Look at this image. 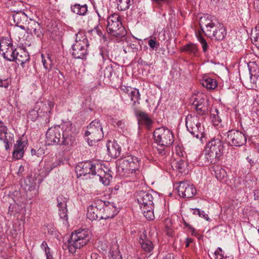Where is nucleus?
<instances>
[{
	"label": "nucleus",
	"instance_id": "13d9d810",
	"mask_svg": "<svg viewBox=\"0 0 259 259\" xmlns=\"http://www.w3.org/2000/svg\"><path fill=\"white\" fill-rule=\"evenodd\" d=\"M8 86V84L6 80L0 79V87L7 88Z\"/></svg>",
	"mask_w": 259,
	"mask_h": 259
},
{
	"label": "nucleus",
	"instance_id": "0eeeda50",
	"mask_svg": "<svg viewBox=\"0 0 259 259\" xmlns=\"http://www.w3.org/2000/svg\"><path fill=\"white\" fill-rule=\"evenodd\" d=\"M185 122L187 129L190 133L203 143V139L205 137L204 128L201 125L198 117L189 114L186 117Z\"/></svg>",
	"mask_w": 259,
	"mask_h": 259
},
{
	"label": "nucleus",
	"instance_id": "cd10ccee",
	"mask_svg": "<svg viewBox=\"0 0 259 259\" xmlns=\"http://www.w3.org/2000/svg\"><path fill=\"white\" fill-rule=\"evenodd\" d=\"M226 35V31L225 28L219 24L217 25V29L214 31L213 34L212 35L211 39L214 38L218 40H223Z\"/></svg>",
	"mask_w": 259,
	"mask_h": 259
},
{
	"label": "nucleus",
	"instance_id": "4c0bfd02",
	"mask_svg": "<svg viewBox=\"0 0 259 259\" xmlns=\"http://www.w3.org/2000/svg\"><path fill=\"white\" fill-rule=\"evenodd\" d=\"M26 145V143L25 141H22V138H19L16 141V144L14 145V148L21 150V151H24V148Z\"/></svg>",
	"mask_w": 259,
	"mask_h": 259
},
{
	"label": "nucleus",
	"instance_id": "f3484780",
	"mask_svg": "<svg viewBox=\"0 0 259 259\" xmlns=\"http://www.w3.org/2000/svg\"><path fill=\"white\" fill-rule=\"evenodd\" d=\"M57 206L60 219L67 221L68 220L67 198L63 196L57 198Z\"/></svg>",
	"mask_w": 259,
	"mask_h": 259
},
{
	"label": "nucleus",
	"instance_id": "603ef678",
	"mask_svg": "<svg viewBox=\"0 0 259 259\" xmlns=\"http://www.w3.org/2000/svg\"><path fill=\"white\" fill-rule=\"evenodd\" d=\"M100 55L102 56V59L103 60H106L107 58H108V56H107L106 54V51L105 50H103L101 49L100 50Z\"/></svg>",
	"mask_w": 259,
	"mask_h": 259
},
{
	"label": "nucleus",
	"instance_id": "e433bc0d",
	"mask_svg": "<svg viewBox=\"0 0 259 259\" xmlns=\"http://www.w3.org/2000/svg\"><path fill=\"white\" fill-rule=\"evenodd\" d=\"M215 259H233L231 256H224L221 248L218 247L214 252Z\"/></svg>",
	"mask_w": 259,
	"mask_h": 259
},
{
	"label": "nucleus",
	"instance_id": "a211bd4d",
	"mask_svg": "<svg viewBox=\"0 0 259 259\" xmlns=\"http://www.w3.org/2000/svg\"><path fill=\"white\" fill-rule=\"evenodd\" d=\"M27 32L32 35H35L37 37L41 38L42 35V27L40 24L33 20H30L25 28Z\"/></svg>",
	"mask_w": 259,
	"mask_h": 259
},
{
	"label": "nucleus",
	"instance_id": "8fccbe9b",
	"mask_svg": "<svg viewBox=\"0 0 259 259\" xmlns=\"http://www.w3.org/2000/svg\"><path fill=\"white\" fill-rule=\"evenodd\" d=\"M137 115L139 118V120L140 121H141L142 120H143V119H145L148 116L145 112L142 111L138 112L137 113Z\"/></svg>",
	"mask_w": 259,
	"mask_h": 259
},
{
	"label": "nucleus",
	"instance_id": "2eb2a0df",
	"mask_svg": "<svg viewBox=\"0 0 259 259\" xmlns=\"http://www.w3.org/2000/svg\"><path fill=\"white\" fill-rule=\"evenodd\" d=\"M193 99L192 104L195 106L197 113L200 115L205 114L209 108V103L206 97L200 94L193 97Z\"/></svg>",
	"mask_w": 259,
	"mask_h": 259
},
{
	"label": "nucleus",
	"instance_id": "c9c22d12",
	"mask_svg": "<svg viewBox=\"0 0 259 259\" xmlns=\"http://www.w3.org/2000/svg\"><path fill=\"white\" fill-rule=\"evenodd\" d=\"M110 253L113 259H122V256L120 254L118 247L116 245L111 247Z\"/></svg>",
	"mask_w": 259,
	"mask_h": 259
},
{
	"label": "nucleus",
	"instance_id": "774afa93",
	"mask_svg": "<svg viewBox=\"0 0 259 259\" xmlns=\"http://www.w3.org/2000/svg\"><path fill=\"white\" fill-rule=\"evenodd\" d=\"M163 259H174L173 257H171L170 255H167L164 257Z\"/></svg>",
	"mask_w": 259,
	"mask_h": 259
},
{
	"label": "nucleus",
	"instance_id": "39448f33",
	"mask_svg": "<svg viewBox=\"0 0 259 259\" xmlns=\"http://www.w3.org/2000/svg\"><path fill=\"white\" fill-rule=\"evenodd\" d=\"M90 239L89 232L85 229H78L73 232L68 241L69 251L71 253H75L77 249L85 245Z\"/></svg>",
	"mask_w": 259,
	"mask_h": 259
},
{
	"label": "nucleus",
	"instance_id": "f8f14e48",
	"mask_svg": "<svg viewBox=\"0 0 259 259\" xmlns=\"http://www.w3.org/2000/svg\"><path fill=\"white\" fill-rule=\"evenodd\" d=\"M226 142L231 146L240 147L246 142V138L241 132L232 130L226 133Z\"/></svg>",
	"mask_w": 259,
	"mask_h": 259
},
{
	"label": "nucleus",
	"instance_id": "4468645a",
	"mask_svg": "<svg viewBox=\"0 0 259 259\" xmlns=\"http://www.w3.org/2000/svg\"><path fill=\"white\" fill-rule=\"evenodd\" d=\"M177 191L180 196L183 198H192L196 193V190L193 185L188 181H182L179 183Z\"/></svg>",
	"mask_w": 259,
	"mask_h": 259
},
{
	"label": "nucleus",
	"instance_id": "f257e3e1",
	"mask_svg": "<svg viewBox=\"0 0 259 259\" xmlns=\"http://www.w3.org/2000/svg\"><path fill=\"white\" fill-rule=\"evenodd\" d=\"M72 124L67 122L60 126L49 128L46 132V142L49 145L59 144L68 147L72 146L75 138L71 132Z\"/></svg>",
	"mask_w": 259,
	"mask_h": 259
},
{
	"label": "nucleus",
	"instance_id": "b1692460",
	"mask_svg": "<svg viewBox=\"0 0 259 259\" xmlns=\"http://www.w3.org/2000/svg\"><path fill=\"white\" fill-rule=\"evenodd\" d=\"M202 85L208 90H212L218 85L217 81L207 75H204L200 80Z\"/></svg>",
	"mask_w": 259,
	"mask_h": 259
},
{
	"label": "nucleus",
	"instance_id": "a18cd8bd",
	"mask_svg": "<svg viewBox=\"0 0 259 259\" xmlns=\"http://www.w3.org/2000/svg\"><path fill=\"white\" fill-rule=\"evenodd\" d=\"M113 71V69L111 67H107L104 70V75L107 76V77H110L112 75V72Z\"/></svg>",
	"mask_w": 259,
	"mask_h": 259
},
{
	"label": "nucleus",
	"instance_id": "de8ad7c7",
	"mask_svg": "<svg viewBox=\"0 0 259 259\" xmlns=\"http://www.w3.org/2000/svg\"><path fill=\"white\" fill-rule=\"evenodd\" d=\"M131 89H132L130 87L125 86L124 85H121L120 87V90L122 93L127 94Z\"/></svg>",
	"mask_w": 259,
	"mask_h": 259
},
{
	"label": "nucleus",
	"instance_id": "0e129e2a",
	"mask_svg": "<svg viewBox=\"0 0 259 259\" xmlns=\"http://www.w3.org/2000/svg\"><path fill=\"white\" fill-rule=\"evenodd\" d=\"M201 212V210H200L199 209H195L194 210L193 213L194 214H197L199 216H201V214H200Z\"/></svg>",
	"mask_w": 259,
	"mask_h": 259
},
{
	"label": "nucleus",
	"instance_id": "a878e982",
	"mask_svg": "<svg viewBox=\"0 0 259 259\" xmlns=\"http://www.w3.org/2000/svg\"><path fill=\"white\" fill-rule=\"evenodd\" d=\"M172 167L180 173L186 174L188 172L187 162L182 159L173 162Z\"/></svg>",
	"mask_w": 259,
	"mask_h": 259
},
{
	"label": "nucleus",
	"instance_id": "7ed1b4c3",
	"mask_svg": "<svg viewBox=\"0 0 259 259\" xmlns=\"http://www.w3.org/2000/svg\"><path fill=\"white\" fill-rule=\"evenodd\" d=\"M223 144L219 139H213L209 142L204 150L205 162L215 164L218 163L222 155Z\"/></svg>",
	"mask_w": 259,
	"mask_h": 259
},
{
	"label": "nucleus",
	"instance_id": "680f3d73",
	"mask_svg": "<svg viewBox=\"0 0 259 259\" xmlns=\"http://www.w3.org/2000/svg\"><path fill=\"white\" fill-rule=\"evenodd\" d=\"M24 170V168L22 165H20L19 167V169L17 171V174L20 175L22 174Z\"/></svg>",
	"mask_w": 259,
	"mask_h": 259
},
{
	"label": "nucleus",
	"instance_id": "7c9ffc66",
	"mask_svg": "<svg viewBox=\"0 0 259 259\" xmlns=\"http://www.w3.org/2000/svg\"><path fill=\"white\" fill-rule=\"evenodd\" d=\"M144 237L146 238L145 236ZM139 243L142 249L146 252H149L152 251L153 248L152 242L146 238L144 239L142 237H140Z\"/></svg>",
	"mask_w": 259,
	"mask_h": 259
},
{
	"label": "nucleus",
	"instance_id": "052dcab7",
	"mask_svg": "<svg viewBox=\"0 0 259 259\" xmlns=\"http://www.w3.org/2000/svg\"><path fill=\"white\" fill-rule=\"evenodd\" d=\"M113 122H115L116 125L118 127H120L121 128L123 127V126L124 125V122H123L122 120H119V121H117V122L113 121Z\"/></svg>",
	"mask_w": 259,
	"mask_h": 259
},
{
	"label": "nucleus",
	"instance_id": "6e6d98bb",
	"mask_svg": "<svg viewBox=\"0 0 259 259\" xmlns=\"http://www.w3.org/2000/svg\"><path fill=\"white\" fill-rule=\"evenodd\" d=\"M3 140H4V143L5 144V149L6 150H8L10 148V146L9 144V141L6 136H5V137L3 138Z\"/></svg>",
	"mask_w": 259,
	"mask_h": 259
},
{
	"label": "nucleus",
	"instance_id": "9d476101",
	"mask_svg": "<svg viewBox=\"0 0 259 259\" xmlns=\"http://www.w3.org/2000/svg\"><path fill=\"white\" fill-rule=\"evenodd\" d=\"M79 35H81V34L76 35L75 42L72 46V55L76 59H83L88 54V48L89 45L85 36L80 38Z\"/></svg>",
	"mask_w": 259,
	"mask_h": 259
},
{
	"label": "nucleus",
	"instance_id": "c756f323",
	"mask_svg": "<svg viewBox=\"0 0 259 259\" xmlns=\"http://www.w3.org/2000/svg\"><path fill=\"white\" fill-rule=\"evenodd\" d=\"M116 4L118 11H125L133 4V0H116Z\"/></svg>",
	"mask_w": 259,
	"mask_h": 259
},
{
	"label": "nucleus",
	"instance_id": "412c9836",
	"mask_svg": "<svg viewBox=\"0 0 259 259\" xmlns=\"http://www.w3.org/2000/svg\"><path fill=\"white\" fill-rule=\"evenodd\" d=\"M13 20L16 26L22 29L25 30V27L23 25L27 20V15L23 12H19L13 15Z\"/></svg>",
	"mask_w": 259,
	"mask_h": 259
},
{
	"label": "nucleus",
	"instance_id": "4be33fe9",
	"mask_svg": "<svg viewBox=\"0 0 259 259\" xmlns=\"http://www.w3.org/2000/svg\"><path fill=\"white\" fill-rule=\"evenodd\" d=\"M102 215L101 209H99L96 206L90 205L87 209V216L91 221L96 220L98 219H101Z\"/></svg>",
	"mask_w": 259,
	"mask_h": 259
},
{
	"label": "nucleus",
	"instance_id": "6ab92c4d",
	"mask_svg": "<svg viewBox=\"0 0 259 259\" xmlns=\"http://www.w3.org/2000/svg\"><path fill=\"white\" fill-rule=\"evenodd\" d=\"M101 211L102 214L101 217V219L112 218L117 213L114 203L109 202H108L107 204L105 203V205L101 209Z\"/></svg>",
	"mask_w": 259,
	"mask_h": 259
},
{
	"label": "nucleus",
	"instance_id": "2f4dec72",
	"mask_svg": "<svg viewBox=\"0 0 259 259\" xmlns=\"http://www.w3.org/2000/svg\"><path fill=\"white\" fill-rule=\"evenodd\" d=\"M213 170L216 178L220 181L225 179L227 177V172L221 166L215 165L213 166Z\"/></svg>",
	"mask_w": 259,
	"mask_h": 259
},
{
	"label": "nucleus",
	"instance_id": "69168bd1",
	"mask_svg": "<svg viewBox=\"0 0 259 259\" xmlns=\"http://www.w3.org/2000/svg\"><path fill=\"white\" fill-rule=\"evenodd\" d=\"M152 2H154L156 4H159L161 2H164L167 1V0H151Z\"/></svg>",
	"mask_w": 259,
	"mask_h": 259
},
{
	"label": "nucleus",
	"instance_id": "423d86ee",
	"mask_svg": "<svg viewBox=\"0 0 259 259\" xmlns=\"http://www.w3.org/2000/svg\"><path fill=\"white\" fill-rule=\"evenodd\" d=\"M107 31L108 33L117 38H121L126 34L124 27L122 26L120 16L114 13L107 18Z\"/></svg>",
	"mask_w": 259,
	"mask_h": 259
},
{
	"label": "nucleus",
	"instance_id": "864d4df0",
	"mask_svg": "<svg viewBox=\"0 0 259 259\" xmlns=\"http://www.w3.org/2000/svg\"><path fill=\"white\" fill-rule=\"evenodd\" d=\"M92 32L94 33H96L99 36L101 37L102 36H103V33H102V31L101 29H100L98 27H95L94 28V29H93L92 30Z\"/></svg>",
	"mask_w": 259,
	"mask_h": 259
},
{
	"label": "nucleus",
	"instance_id": "6e6552de",
	"mask_svg": "<svg viewBox=\"0 0 259 259\" xmlns=\"http://www.w3.org/2000/svg\"><path fill=\"white\" fill-rule=\"evenodd\" d=\"M84 135L89 145H93L103 138V128L98 120L93 121L87 127Z\"/></svg>",
	"mask_w": 259,
	"mask_h": 259
},
{
	"label": "nucleus",
	"instance_id": "37998d69",
	"mask_svg": "<svg viewBox=\"0 0 259 259\" xmlns=\"http://www.w3.org/2000/svg\"><path fill=\"white\" fill-rule=\"evenodd\" d=\"M212 121L213 122L214 125H218L221 121V119L218 115L212 114L211 116Z\"/></svg>",
	"mask_w": 259,
	"mask_h": 259
},
{
	"label": "nucleus",
	"instance_id": "dca6fc26",
	"mask_svg": "<svg viewBox=\"0 0 259 259\" xmlns=\"http://www.w3.org/2000/svg\"><path fill=\"white\" fill-rule=\"evenodd\" d=\"M98 165H99L93 164L91 161L81 163L76 167L77 175H79V177L81 176H84L88 174H92L93 176H96Z\"/></svg>",
	"mask_w": 259,
	"mask_h": 259
},
{
	"label": "nucleus",
	"instance_id": "ddd939ff",
	"mask_svg": "<svg viewBox=\"0 0 259 259\" xmlns=\"http://www.w3.org/2000/svg\"><path fill=\"white\" fill-rule=\"evenodd\" d=\"M199 25L201 30L206 36L212 37L214 31L217 29L218 24H215L211 16L205 15L200 18Z\"/></svg>",
	"mask_w": 259,
	"mask_h": 259
},
{
	"label": "nucleus",
	"instance_id": "e2e57ef3",
	"mask_svg": "<svg viewBox=\"0 0 259 259\" xmlns=\"http://www.w3.org/2000/svg\"><path fill=\"white\" fill-rule=\"evenodd\" d=\"M193 240L192 239L190 238H187L186 239V247H188L189 246V244L192 242Z\"/></svg>",
	"mask_w": 259,
	"mask_h": 259
},
{
	"label": "nucleus",
	"instance_id": "5701e85b",
	"mask_svg": "<svg viewBox=\"0 0 259 259\" xmlns=\"http://www.w3.org/2000/svg\"><path fill=\"white\" fill-rule=\"evenodd\" d=\"M97 176L99 178L100 181L104 185H108L112 176L109 173L106 172L101 167V165L98 166Z\"/></svg>",
	"mask_w": 259,
	"mask_h": 259
},
{
	"label": "nucleus",
	"instance_id": "f704fd0d",
	"mask_svg": "<svg viewBox=\"0 0 259 259\" xmlns=\"http://www.w3.org/2000/svg\"><path fill=\"white\" fill-rule=\"evenodd\" d=\"M42 63L44 68L46 70V72H49L52 66V61L49 57L45 58L43 55H41Z\"/></svg>",
	"mask_w": 259,
	"mask_h": 259
},
{
	"label": "nucleus",
	"instance_id": "20e7f679",
	"mask_svg": "<svg viewBox=\"0 0 259 259\" xmlns=\"http://www.w3.org/2000/svg\"><path fill=\"white\" fill-rule=\"evenodd\" d=\"M119 171L125 176L134 174L136 176L139 173L140 166L138 158L132 155H126L118 160Z\"/></svg>",
	"mask_w": 259,
	"mask_h": 259
},
{
	"label": "nucleus",
	"instance_id": "49530a36",
	"mask_svg": "<svg viewBox=\"0 0 259 259\" xmlns=\"http://www.w3.org/2000/svg\"><path fill=\"white\" fill-rule=\"evenodd\" d=\"M250 77L251 82H252L253 83H255L256 80L257 79V77L259 76L258 73H255V74H253L251 70H250Z\"/></svg>",
	"mask_w": 259,
	"mask_h": 259
},
{
	"label": "nucleus",
	"instance_id": "c85d7f7f",
	"mask_svg": "<svg viewBox=\"0 0 259 259\" xmlns=\"http://www.w3.org/2000/svg\"><path fill=\"white\" fill-rule=\"evenodd\" d=\"M71 10L73 13L81 16H84L88 11L86 4L81 5L78 4L71 6Z\"/></svg>",
	"mask_w": 259,
	"mask_h": 259
},
{
	"label": "nucleus",
	"instance_id": "bf43d9fd",
	"mask_svg": "<svg viewBox=\"0 0 259 259\" xmlns=\"http://www.w3.org/2000/svg\"><path fill=\"white\" fill-rule=\"evenodd\" d=\"M200 214H201V216H200V217L204 218V219H205L207 221H209L210 220L209 218L208 217L207 214H206L204 211L201 210Z\"/></svg>",
	"mask_w": 259,
	"mask_h": 259
},
{
	"label": "nucleus",
	"instance_id": "f03ea898",
	"mask_svg": "<svg viewBox=\"0 0 259 259\" xmlns=\"http://www.w3.org/2000/svg\"><path fill=\"white\" fill-rule=\"evenodd\" d=\"M136 198L142 211L143 215L148 220L154 218V197L149 192L139 191L136 192Z\"/></svg>",
	"mask_w": 259,
	"mask_h": 259
},
{
	"label": "nucleus",
	"instance_id": "58836bf2",
	"mask_svg": "<svg viewBox=\"0 0 259 259\" xmlns=\"http://www.w3.org/2000/svg\"><path fill=\"white\" fill-rule=\"evenodd\" d=\"M197 37L198 41L200 42V43L201 45V46H202V48L203 49V51L204 53L206 52V51H207L208 48V46L207 42L201 35L199 34V35H197Z\"/></svg>",
	"mask_w": 259,
	"mask_h": 259
},
{
	"label": "nucleus",
	"instance_id": "a19ab883",
	"mask_svg": "<svg viewBox=\"0 0 259 259\" xmlns=\"http://www.w3.org/2000/svg\"><path fill=\"white\" fill-rule=\"evenodd\" d=\"M24 152L21 150H18L14 148L13 152V157L16 159H20L23 156Z\"/></svg>",
	"mask_w": 259,
	"mask_h": 259
},
{
	"label": "nucleus",
	"instance_id": "ea45409f",
	"mask_svg": "<svg viewBox=\"0 0 259 259\" xmlns=\"http://www.w3.org/2000/svg\"><path fill=\"white\" fill-rule=\"evenodd\" d=\"M38 115V111H36L35 110H31L30 111L28 114L27 117L30 119L32 121L35 120L37 118Z\"/></svg>",
	"mask_w": 259,
	"mask_h": 259
},
{
	"label": "nucleus",
	"instance_id": "c03bdc74",
	"mask_svg": "<svg viewBox=\"0 0 259 259\" xmlns=\"http://www.w3.org/2000/svg\"><path fill=\"white\" fill-rule=\"evenodd\" d=\"M8 128L4 124V122L0 120V134H6L7 133Z\"/></svg>",
	"mask_w": 259,
	"mask_h": 259
},
{
	"label": "nucleus",
	"instance_id": "5fc2aeb1",
	"mask_svg": "<svg viewBox=\"0 0 259 259\" xmlns=\"http://www.w3.org/2000/svg\"><path fill=\"white\" fill-rule=\"evenodd\" d=\"M165 231L166 232V234L169 236L172 235V230L171 228H170L168 226H165Z\"/></svg>",
	"mask_w": 259,
	"mask_h": 259
},
{
	"label": "nucleus",
	"instance_id": "bb28decb",
	"mask_svg": "<svg viewBox=\"0 0 259 259\" xmlns=\"http://www.w3.org/2000/svg\"><path fill=\"white\" fill-rule=\"evenodd\" d=\"M181 51L192 56L196 57L198 55V49L194 44L190 43L185 45L182 48Z\"/></svg>",
	"mask_w": 259,
	"mask_h": 259
},
{
	"label": "nucleus",
	"instance_id": "3c124183",
	"mask_svg": "<svg viewBox=\"0 0 259 259\" xmlns=\"http://www.w3.org/2000/svg\"><path fill=\"white\" fill-rule=\"evenodd\" d=\"M50 249L48 246L46 247L45 254L46 255L47 259H54L52 255L50 253Z\"/></svg>",
	"mask_w": 259,
	"mask_h": 259
},
{
	"label": "nucleus",
	"instance_id": "72a5a7b5",
	"mask_svg": "<svg viewBox=\"0 0 259 259\" xmlns=\"http://www.w3.org/2000/svg\"><path fill=\"white\" fill-rule=\"evenodd\" d=\"M131 100L133 102V104L135 105L136 103L139 104L140 95L138 90L133 89L130 93Z\"/></svg>",
	"mask_w": 259,
	"mask_h": 259
},
{
	"label": "nucleus",
	"instance_id": "4d7b16f0",
	"mask_svg": "<svg viewBox=\"0 0 259 259\" xmlns=\"http://www.w3.org/2000/svg\"><path fill=\"white\" fill-rule=\"evenodd\" d=\"M253 5L254 9L259 13V0H254Z\"/></svg>",
	"mask_w": 259,
	"mask_h": 259
},
{
	"label": "nucleus",
	"instance_id": "79ce46f5",
	"mask_svg": "<svg viewBox=\"0 0 259 259\" xmlns=\"http://www.w3.org/2000/svg\"><path fill=\"white\" fill-rule=\"evenodd\" d=\"M148 44L149 47L152 50L159 46V44L155 40L151 38L148 40Z\"/></svg>",
	"mask_w": 259,
	"mask_h": 259
},
{
	"label": "nucleus",
	"instance_id": "473e14b6",
	"mask_svg": "<svg viewBox=\"0 0 259 259\" xmlns=\"http://www.w3.org/2000/svg\"><path fill=\"white\" fill-rule=\"evenodd\" d=\"M37 104L39 107L41 108H39L38 111H40V112L44 113H51L52 108L54 107V103L52 101H48V104H46L42 102H37Z\"/></svg>",
	"mask_w": 259,
	"mask_h": 259
},
{
	"label": "nucleus",
	"instance_id": "9b49d317",
	"mask_svg": "<svg viewBox=\"0 0 259 259\" xmlns=\"http://www.w3.org/2000/svg\"><path fill=\"white\" fill-rule=\"evenodd\" d=\"M16 49L9 38H2L0 40V54L10 61H14Z\"/></svg>",
	"mask_w": 259,
	"mask_h": 259
},
{
	"label": "nucleus",
	"instance_id": "09e8293b",
	"mask_svg": "<svg viewBox=\"0 0 259 259\" xmlns=\"http://www.w3.org/2000/svg\"><path fill=\"white\" fill-rule=\"evenodd\" d=\"M140 122L142 124H145L147 127L149 126L152 123V121L151 119L149 118L148 116H147L145 119H143V120Z\"/></svg>",
	"mask_w": 259,
	"mask_h": 259
},
{
	"label": "nucleus",
	"instance_id": "1a4fd4ad",
	"mask_svg": "<svg viewBox=\"0 0 259 259\" xmlns=\"http://www.w3.org/2000/svg\"><path fill=\"white\" fill-rule=\"evenodd\" d=\"M155 142L161 147H168L174 142L172 132L164 127L158 128L153 133Z\"/></svg>",
	"mask_w": 259,
	"mask_h": 259
},
{
	"label": "nucleus",
	"instance_id": "393cba45",
	"mask_svg": "<svg viewBox=\"0 0 259 259\" xmlns=\"http://www.w3.org/2000/svg\"><path fill=\"white\" fill-rule=\"evenodd\" d=\"M29 60V56L27 52L23 50L17 52L14 55V61L17 63H20L22 67H24L25 63Z\"/></svg>",
	"mask_w": 259,
	"mask_h": 259
},
{
	"label": "nucleus",
	"instance_id": "338daca9",
	"mask_svg": "<svg viewBox=\"0 0 259 259\" xmlns=\"http://www.w3.org/2000/svg\"><path fill=\"white\" fill-rule=\"evenodd\" d=\"M41 246H44L45 247V250L46 249V247H47V246H48L47 245V244L46 242L44 241L41 244Z\"/></svg>",
	"mask_w": 259,
	"mask_h": 259
},
{
	"label": "nucleus",
	"instance_id": "aec40b11",
	"mask_svg": "<svg viewBox=\"0 0 259 259\" xmlns=\"http://www.w3.org/2000/svg\"><path fill=\"white\" fill-rule=\"evenodd\" d=\"M109 155L113 158H117L120 154L121 148L116 141H109L106 145Z\"/></svg>",
	"mask_w": 259,
	"mask_h": 259
}]
</instances>
